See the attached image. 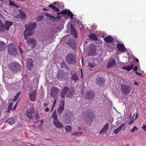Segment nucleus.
<instances>
[{
    "label": "nucleus",
    "mask_w": 146,
    "mask_h": 146,
    "mask_svg": "<svg viewBox=\"0 0 146 146\" xmlns=\"http://www.w3.org/2000/svg\"><path fill=\"white\" fill-rule=\"evenodd\" d=\"M36 27V23H33L29 25L28 27L26 28L24 33V38L26 40L27 39L28 36H30L33 35V31Z\"/></svg>",
    "instance_id": "nucleus-1"
},
{
    "label": "nucleus",
    "mask_w": 146,
    "mask_h": 146,
    "mask_svg": "<svg viewBox=\"0 0 146 146\" xmlns=\"http://www.w3.org/2000/svg\"><path fill=\"white\" fill-rule=\"evenodd\" d=\"M82 116L84 119L88 123H92L95 118L94 115L93 114L92 111L88 110L85 111L83 113Z\"/></svg>",
    "instance_id": "nucleus-2"
},
{
    "label": "nucleus",
    "mask_w": 146,
    "mask_h": 146,
    "mask_svg": "<svg viewBox=\"0 0 146 146\" xmlns=\"http://www.w3.org/2000/svg\"><path fill=\"white\" fill-rule=\"evenodd\" d=\"M76 56L74 53H69L66 56V60L68 63L72 64L76 62Z\"/></svg>",
    "instance_id": "nucleus-3"
},
{
    "label": "nucleus",
    "mask_w": 146,
    "mask_h": 146,
    "mask_svg": "<svg viewBox=\"0 0 146 146\" xmlns=\"http://www.w3.org/2000/svg\"><path fill=\"white\" fill-rule=\"evenodd\" d=\"M8 51L11 55H16L17 53L18 50L15 45L13 43H11L8 46Z\"/></svg>",
    "instance_id": "nucleus-4"
},
{
    "label": "nucleus",
    "mask_w": 146,
    "mask_h": 146,
    "mask_svg": "<svg viewBox=\"0 0 146 146\" xmlns=\"http://www.w3.org/2000/svg\"><path fill=\"white\" fill-rule=\"evenodd\" d=\"M9 67L11 71L13 72H17L20 70L21 66L17 63L13 62L9 65Z\"/></svg>",
    "instance_id": "nucleus-5"
},
{
    "label": "nucleus",
    "mask_w": 146,
    "mask_h": 146,
    "mask_svg": "<svg viewBox=\"0 0 146 146\" xmlns=\"http://www.w3.org/2000/svg\"><path fill=\"white\" fill-rule=\"evenodd\" d=\"M121 90L123 94L126 95L130 93L131 88L130 86L122 84L121 86Z\"/></svg>",
    "instance_id": "nucleus-6"
},
{
    "label": "nucleus",
    "mask_w": 146,
    "mask_h": 146,
    "mask_svg": "<svg viewBox=\"0 0 146 146\" xmlns=\"http://www.w3.org/2000/svg\"><path fill=\"white\" fill-rule=\"evenodd\" d=\"M60 92V90L57 88L53 86L51 89L50 93L51 96L54 98H56L57 96V94Z\"/></svg>",
    "instance_id": "nucleus-7"
},
{
    "label": "nucleus",
    "mask_w": 146,
    "mask_h": 146,
    "mask_svg": "<svg viewBox=\"0 0 146 146\" xmlns=\"http://www.w3.org/2000/svg\"><path fill=\"white\" fill-rule=\"evenodd\" d=\"M90 48L88 50V55H95L96 54V46L94 44H92L89 45Z\"/></svg>",
    "instance_id": "nucleus-8"
},
{
    "label": "nucleus",
    "mask_w": 146,
    "mask_h": 146,
    "mask_svg": "<svg viewBox=\"0 0 146 146\" xmlns=\"http://www.w3.org/2000/svg\"><path fill=\"white\" fill-rule=\"evenodd\" d=\"M95 96L94 92L92 91L88 92L86 93L84 96L85 99L91 100L94 98Z\"/></svg>",
    "instance_id": "nucleus-9"
},
{
    "label": "nucleus",
    "mask_w": 146,
    "mask_h": 146,
    "mask_svg": "<svg viewBox=\"0 0 146 146\" xmlns=\"http://www.w3.org/2000/svg\"><path fill=\"white\" fill-rule=\"evenodd\" d=\"M26 114L27 117L30 119H32L34 114L33 108L31 107L28 108Z\"/></svg>",
    "instance_id": "nucleus-10"
},
{
    "label": "nucleus",
    "mask_w": 146,
    "mask_h": 146,
    "mask_svg": "<svg viewBox=\"0 0 146 146\" xmlns=\"http://www.w3.org/2000/svg\"><path fill=\"white\" fill-rule=\"evenodd\" d=\"M115 64L116 61L115 59H110L107 63V67L108 69L113 68Z\"/></svg>",
    "instance_id": "nucleus-11"
},
{
    "label": "nucleus",
    "mask_w": 146,
    "mask_h": 146,
    "mask_svg": "<svg viewBox=\"0 0 146 146\" xmlns=\"http://www.w3.org/2000/svg\"><path fill=\"white\" fill-rule=\"evenodd\" d=\"M96 82L99 85H103L104 84L105 80L102 77L98 76L96 80Z\"/></svg>",
    "instance_id": "nucleus-12"
},
{
    "label": "nucleus",
    "mask_w": 146,
    "mask_h": 146,
    "mask_svg": "<svg viewBox=\"0 0 146 146\" xmlns=\"http://www.w3.org/2000/svg\"><path fill=\"white\" fill-rule=\"evenodd\" d=\"M27 62V69L29 70H31L33 67V60L32 58L28 59Z\"/></svg>",
    "instance_id": "nucleus-13"
},
{
    "label": "nucleus",
    "mask_w": 146,
    "mask_h": 146,
    "mask_svg": "<svg viewBox=\"0 0 146 146\" xmlns=\"http://www.w3.org/2000/svg\"><path fill=\"white\" fill-rule=\"evenodd\" d=\"M68 89V87L67 86H65L64 87L60 94V96L62 98H65V96L67 95Z\"/></svg>",
    "instance_id": "nucleus-14"
},
{
    "label": "nucleus",
    "mask_w": 146,
    "mask_h": 146,
    "mask_svg": "<svg viewBox=\"0 0 146 146\" xmlns=\"http://www.w3.org/2000/svg\"><path fill=\"white\" fill-rule=\"evenodd\" d=\"M19 11L20 13H19V15H17L16 16V18H21V20L22 21H24L26 18V15L23 10H20Z\"/></svg>",
    "instance_id": "nucleus-15"
},
{
    "label": "nucleus",
    "mask_w": 146,
    "mask_h": 146,
    "mask_svg": "<svg viewBox=\"0 0 146 146\" xmlns=\"http://www.w3.org/2000/svg\"><path fill=\"white\" fill-rule=\"evenodd\" d=\"M70 29L71 34L75 38H76L77 37V32L72 24L71 25Z\"/></svg>",
    "instance_id": "nucleus-16"
},
{
    "label": "nucleus",
    "mask_w": 146,
    "mask_h": 146,
    "mask_svg": "<svg viewBox=\"0 0 146 146\" xmlns=\"http://www.w3.org/2000/svg\"><path fill=\"white\" fill-rule=\"evenodd\" d=\"M36 41L35 39L30 38L28 39L27 44L28 45H31L32 46L34 47L36 44Z\"/></svg>",
    "instance_id": "nucleus-17"
},
{
    "label": "nucleus",
    "mask_w": 146,
    "mask_h": 146,
    "mask_svg": "<svg viewBox=\"0 0 146 146\" xmlns=\"http://www.w3.org/2000/svg\"><path fill=\"white\" fill-rule=\"evenodd\" d=\"M117 47L118 50L121 52H123L125 50H127L126 48H125L124 46L121 44L117 43Z\"/></svg>",
    "instance_id": "nucleus-18"
},
{
    "label": "nucleus",
    "mask_w": 146,
    "mask_h": 146,
    "mask_svg": "<svg viewBox=\"0 0 146 146\" xmlns=\"http://www.w3.org/2000/svg\"><path fill=\"white\" fill-rule=\"evenodd\" d=\"M53 122L54 125L57 128H61L64 127L62 123L59 121L58 119L55 121H53Z\"/></svg>",
    "instance_id": "nucleus-19"
},
{
    "label": "nucleus",
    "mask_w": 146,
    "mask_h": 146,
    "mask_svg": "<svg viewBox=\"0 0 146 146\" xmlns=\"http://www.w3.org/2000/svg\"><path fill=\"white\" fill-rule=\"evenodd\" d=\"M104 40L106 42L109 43L110 44L113 42L114 40L110 36H108L105 37L104 38Z\"/></svg>",
    "instance_id": "nucleus-20"
},
{
    "label": "nucleus",
    "mask_w": 146,
    "mask_h": 146,
    "mask_svg": "<svg viewBox=\"0 0 146 146\" xmlns=\"http://www.w3.org/2000/svg\"><path fill=\"white\" fill-rule=\"evenodd\" d=\"M74 93V89L73 88H71L69 89L68 88V90L67 95H66V97H72Z\"/></svg>",
    "instance_id": "nucleus-21"
},
{
    "label": "nucleus",
    "mask_w": 146,
    "mask_h": 146,
    "mask_svg": "<svg viewBox=\"0 0 146 146\" xmlns=\"http://www.w3.org/2000/svg\"><path fill=\"white\" fill-rule=\"evenodd\" d=\"M109 125L108 123H106L102 129L100 131V134H103L106 133L108 129Z\"/></svg>",
    "instance_id": "nucleus-22"
},
{
    "label": "nucleus",
    "mask_w": 146,
    "mask_h": 146,
    "mask_svg": "<svg viewBox=\"0 0 146 146\" xmlns=\"http://www.w3.org/2000/svg\"><path fill=\"white\" fill-rule=\"evenodd\" d=\"M64 102H62L60 104V106L57 110L58 113H61L64 110Z\"/></svg>",
    "instance_id": "nucleus-23"
},
{
    "label": "nucleus",
    "mask_w": 146,
    "mask_h": 146,
    "mask_svg": "<svg viewBox=\"0 0 146 146\" xmlns=\"http://www.w3.org/2000/svg\"><path fill=\"white\" fill-rule=\"evenodd\" d=\"M7 47V44L6 43L0 41V51H4Z\"/></svg>",
    "instance_id": "nucleus-24"
},
{
    "label": "nucleus",
    "mask_w": 146,
    "mask_h": 146,
    "mask_svg": "<svg viewBox=\"0 0 146 146\" xmlns=\"http://www.w3.org/2000/svg\"><path fill=\"white\" fill-rule=\"evenodd\" d=\"M79 79V77L78 76L76 73H74L72 75L71 78V80L72 81H74V82H75Z\"/></svg>",
    "instance_id": "nucleus-25"
},
{
    "label": "nucleus",
    "mask_w": 146,
    "mask_h": 146,
    "mask_svg": "<svg viewBox=\"0 0 146 146\" xmlns=\"http://www.w3.org/2000/svg\"><path fill=\"white\" fill-rule=\"evenodd\" d=\"M12 24V22L8 21H6L5 23V27L6 30H8Z\"/></svg>",
    "instance_id": "nucleus-26"
},
{
    "label": "nucleus",
    "mask_w": 146,
    "mask_h": 146,
    "mask_svg": "<svg viewBox=\"0 0 146 146\" xmlns=\"http://www.w3.org/2000/svg\"><path fill=\"white\" fill-rule=\"evenodd\" d=\"M134 65L131 64V65L128 66H126L123 67L122 68L123 69H124L127 70V71H129L131 70L133 68Z\"/></svg>",
    "instance_id": "nucleus-27"
},
{
    "label": "nucleus",
    "mask_w": 146,
    "mask_h": 146,
    "mask_svg": "<svg viewBox=\"0 0 146 146\" xmlns=\"http://www.w3.org/2000/svg\"><path fill=\"white\" fill-rule=\"evenodd\" d=\"M88 37L90 39H92L94 40L97 41L98 40L97 36L92 33L90 34L88 36Z\"/></svg>",
    "instance_id": "nucleus-28"
},
{
    "label": "nucleus",
    "mask_w": 146,
    "mask_h": 146,
    "mask_svg": "<svg viewBox=\"0 0 146 146\" xmlns=\"http://www.w3.org/2000/svg\"><path fill=\"white\" fill-rule=\"evenodd\" d=\"M48 7L55 12H58L59 11V9L54 5H53L52 4L49 5H48Z\"/></svg>",
    "instance_id": "nucleus-29"
},
{
    "label": "nucleus",
    "mask_w": 146,
    "mask_h": 146,
    "mask_svg": "<svg viewBox=\"0 0 146 146\" xmlns=\"http://www.w3.org/2000/svg\"><path fill=\"white\" fill-rule=\"evenodd\" d=\"M64 10H66V13H65V14H67V15L71 17L72 19L73 18L74 14L72 13V12L69 10H68L67 9H66Z\"/></svg>",
    "instance_id": "nucleus-30"
},
{
    "label": "nucleus",
    "mask_w": 146,
    "mask_h": 146,
    "mask_svg": "<svg viewBox=\"0 0 146 146\" xmlns=\"http://www.w3.org/2000/svg\"><path fill=\"white\" fill-rule=\"evenodd\" d=\"M52 117L53 119V121H55L57 120H58V117L57 116V114L56 112V111L55 110L53 112L52 115Z\"/></svg>",
    "instance_id": "nucleus-31"
},
{
    "label": "nucleus",
    "mask_w": 146,
    "mask_h": 146,
    "mask_svg": "<svg viewBox=\"0 0 146 146\" xmlns=\"http://www.w3.org/2000/svg\"><path fill=\"white\" fill-rule=\"evenodd\" d=\"M96 66L95 62L93 61H90L88 62V66L90 68H92Z\"/></svg>",
    "instance_id": "nucleus-32"
},
{
    "label": "nucleus",
    "mask_w": 146,
    "mask_h": 146,
    "mask_svg": "<svg viewBox=\"0 0 146 146\" xmlns=\"http://www.w3.org/2000/svg\"><path fill=\"white\" fill-rule=\"evenodd\" d=\"M6 122L9 125H12L15 123V121L14 119L10 118L8 119Z\"/></svg>",
    "instance_id": "nucleus-33"
},
{
    "label": "nucleus",
    "mask_w": 146,
    "mask_h": 146,
    "mask_svg": "<svg viewBox=\"0 0 146 146\" xmlns=\"http://www.w3.org/2000/svg\"><path fill=\"white\" fill-rule=\"evenodd\" d=\"M65 129L67 132H70L72 131V129L71 126L67 125L65 126Z\"/></svg>",
    "instance_id": "nucleus-34"
},
{
    "label": "nucleus",
    "mask_w": 146,
    "mask_h": 146,
    "mask_svg": "<svg viewBox=\"0 0 146 146\" xmlns=\"http://www.w3.org/2000/svg\"><path fill=\"white\" fill-rule=\"evenodd\" d=\"M30 97V100L32 101H35V100L36 96L35 95H34L32 94L29 95Z\"/></svg>",
    "instance_id": "nucleus-35"
},
{
    "label": "nucleus",
    "mask_w": 146,
    "mask_h": 146,
    "mask_svg": "<svg viewBox=\"0 0 146 146\" xmlns=\"http://www.w3.org/2000/svg\"><path fill=\"white\" fill-rule=\"evenodd\" d=\"M64 75L63 73L59 72L57 75L58 79L62 80L64 78Z\"/></svg>",
    "instance_id": "nucleus-36"
},
{
    "label": "nucleus",
    "mask_w": 146,
    "mask_h": 146,
    "mask_svg": "<svg viewBox=\"0 0 146 146\" xmlns=\"http://www.w3.org/2000/svg\"><path fill=\"white\" fill-rule=\"evenodd\" d=\"M66 10H64L62 11L61 12H58L57 13L58 14V16L56 18H60V14H62V15H64L65 14V13H66Z\"/></svg>",
    "instance_id": "nucleus-37"
},
{
    "label": "nucleus",
    "mask_w": 146,
    "mask_h": 146,
    "mask_svg": "<svg viewBox=\"0 0 146 146\" xmlns=\"http://www.w3.org/2000/svg\"><path fill=\"white\" fill-rule=\"evenodd\" d=\"M67 44L72 48H73L75 47V44L73 42H70L67 43Z\"/></svg>",
    "instance_id": "nucleus-38"
},
{
    "label": "nucleus",
    "mask_w": 146,
    "mask_h": 146,
    "mask_svg": "<svg viewBox=\"0 0 146 146\" xmlns=\"http://www.w3.org/2000/svg\"><path fill=\"white\" fill-rule=\"evenodd\" d=\"M6 30L5 25L3 23H1L0 25V30L2 31H4Z\"/></svg>",
    "instance_id": "nucleus-39"
},
{
    "label": "nucleus",
    "mask_w": 146,
    "mask_h": 146,
    "mask_svg": "<svg viewBox=\"0 0 146 146\" xmlns=\"http://www.w3.org/2000/svg\"><path fill=\"white\" fill-rule=\"evenodd\" d=\"M138 130V128L135 126H134L133 127L132 129L130 130V131L132 133H134L135 130Z\"/></svg>",
    "instance_id": "nucleus-40"
},
{
    "label": "nucleus",
    "mask_w": 146,
    "mask_h": 146,
    "mask_svg": "<svg viewBox=\"0 0 146 146\" xmlns=\"http://www.w3.org/2000/svg\"><path fill=\"white\" fill-rule=\"evenodd\" d=\"M20 93H21L20 92L17 93L16 96H14V99H13L14 102H15L17 100L18 98L20 95Z\"/></svg>",
    "instance_id": "nucleus-41"
},
{
    "label": "nucleus",
    "mask_w": 146,
    "mask_h": 146,
    "mask_svg": "<svg viewBox=\"0 0 146 146\" xmlns=\"http://www.w3.org/2000/svg\"><path fill=\"white\" fill-rule=\"evenodd\" d=\"M57 98H56L54 100L53 102V103L52 106V108L50 110V111H52L53 110L54 108L56 103V101Z\"/></svg>",
    "instance_id": "nucleus-42"
},
{
    "label": "nucleus",
    "mask_w": 146,
    "mask_h": 146,
    "mask_svg": "<svg viewBox=\"0 0 146 146\" xmlns=\"http://www.w3.org/2000/svg\"><path fill=\"white\" fill-rule=\"evenodd\" d=\"M61 66L66 68V69H68L67 65L65 63V62H62L61 64Z\"/></svg>",
    "instance_id": "nucleus-43"
},
{
    "label": "nucleus",
    "mask_w": 146,
    "mask_h": 146,
    "mask_svg": "<svg viewBox=\"0 0 146 146\" xmlns=\"http://www.w3.org/2000/svg\"><path fill=\"white\" fill-rule=\"evenodd\" d=\"M13 102H11L8 105V109H9L10 110H11L12 108V106L13 105Z\"/></svg>",
    "instance_id": "nucleus-44"
},
{
    "label": "nucleus",
    "mask_w": 146,
    "mask_h": 146,
    "mask_svg": "<svg viewBox=\"0 0 146 146\" xmlns=\"http://www.w3.org/2000/svg\"><path fill=\"white\" fill-rule=\"evenodd\" d=\"M120 131V129L118 128H117V129H115L113 131V132L115 134H117L119 132V131Z\"/></svg>",
    "instance_id": "nucleus-45"
},
{
    "label": "nucleus",
    "mask_w": 146,
    "mask_h": 146,
    "mask_svg": "<svg viewBox=\"0 0 146 146\" xmlns=\"http://www.w3.org/2000/svg\"><path fill=\"white\" fill-rule=\"evenodd\" d=\"M46 15L48 17H49L50 18H52V19H56V17H55L54 16L51 15H49L48 14V13H46Z\"/></svg>",
    "instance_id": "nucleus-46"
},
{
    "label": "nucleus",
    "mask_w": 146,
    "mask_h": 146,
    "mask_svg": "<svg viewBox=\"0 0 146 146\" xmlns=\"http://www.w3.org/2000/svg\"><path fill=\"white\" fill-rule=\"evenodd\" d=\"M43 19V17L40 16H39L37 17L36 20L38 21H40Z\"/></svg>",
    "instance_id": "nucleus-47"
},
{
    "label": "nucleus",
    "mask_w": 146,
    "mask_h": 146,
    "mask_svg": "<svg viewBox=\"0 0 146 146\" xmlns=\"http://www.w3.org/2000/svg\"><path fill=\"white\" fill-rule=\"evenodd\" d=\"M134 120L133 119V118H131L130 119V121H129L128 123V124L129 125H130L132 123L134 122Z\"/></svg>",
    "instance_id": "nucleus-48"
},
{
    "label": "nucleus",
    "mask_w": 146,
    "mask_h": 146,
    "mask_svg": "<svg viewBox=\"0 0 146 146\" xmlns=\"http://www.w3.org/2000/svg\"><path fill=\"white\" fill-rule=\"evenodd\" d=\"M18 102H17L15 104V105H14V107H13L12 111H14L15 110L16 108L17 107V105L18 104Z\"/></svg>",
    "instance_id": "nucleus-49"
},
{
    "label": "nucleus",
    "mask_w": 146,
    "mask_h": 146,
    "mask_svg": "<svg viewBox=\"0 0 146 146\" xmlns=\"http://www.w3.org/2000/svg\"><path fill=\"white\" fill-rule=\"evenodd\" d=\"M142 128L145 131H146V125L145 124H143Z\"/></svg>",
    "instance_id": "nucleus-50"
},
{
    "label": "nucleus",
    "mask_w": 146,
    "mask_h": 146,
    "mask_svg": "<svg viewBox=\"0 0 146 146\" xmlns=\"http://www.w3.org/2000/svg\"><path fill=\"white\" fill-rule=\"evenodd\" d=\"M21 43H20V44L19 47V52H20V53L21 54H22L23 53V51L22 50V48L21 47V46H20V45H21Z\"/></svg>",
    "instance_id": "nucleus-51"
},
{
    "label": "nucleus",
    "mask_w": 146,
    "mask_h": 146,
    "mask_svg": "<svg viewBox=\"0 0 146 146\" xmlns=\"http://www.w3.org/2000/svg\"><path fill=\"white\" fill-rule=\"evenodd\" d=\"M9 5L11 6H14L15 4L14 2L10 1Z\"/></svg>",
    "instance_id": "nucleus-52"
},
{
    "label": "nucleus",
    "mask_w": 146,
    "mask_h": 146,
    "mask_svg": "<svg viewBox=\"0 0 146 146\" xmlns=\"http://www.w3.org/2000/svg\"><path fill=\"white\" fill-rule=\"evenodd\" d=\"M124 123H123L121 125L119 126V127H118V128L120 129V130H121L122 127L124 125Z\"/></svg>",
    "instance_id": "nucleus-53"
},
{
    "label": "nucleus",
    "mask_w": 146,
    "mask_h": 146,
    "mask_svg": "<svg viewBox=\"0 0 146 146\" xmlns=\"http://www.w3.org/2000/svg\"><path fill=\"white\" fill-rule=\"evenodd\" d=\"M135 73L136 74L140 76H142V74L141 73H139L137 72H135Z\"/></svg>",
    "instance_id": "nucleus-54"
},
{
    "label": "nucleus",
    "mask_w": 146,
    "mask_h": 146,
    "mask_svg": "<svg viewBox=\"0 0 146 146\" xmlns=\"http://www.w3.org/2000/svg\"><path fill=\"white\" fill-rule=\"evenodd\" d=\"M79 134V133L78 132H76L74 133H71V134L72 135H77Z\"/></svg>",
    "instance_id": "nucleus-55"
},
{
    "label": "nucleus",
    "mask_w": 146,
    "mask_h": 146,
    "mask_svg": "<svg viewBox=\"0 0 146 146\" xmlns=\"http://www.w3.org/2000/svg\"><path fill=\"white\" fill-rule=\"evenodd\" d=\"M138 69V67L137 66H135L133 68V70L135 71H136Z\"/></svg>",
    "instance_id": "nucleus-56"
},
{
    "label": "nucleus",
    "mask_w": 146,
    "mask_h": 146,
    "mask_svg": "<svg viewBox=\"0 0 146 146\" xmlns=\"http://www.w3.org/2000/svg\"><path fill=\"white\" fill-rule=\"evenodd\" d=\"M39 118V116L38 114H36L35 116V118L37 120Z\"/></svg>",
    "instance_id": "nucleus-57"
},
{
    "label": "nucleus",
    "mask_w": 146,
    "mask_h": 146,
    "mask_svg": "<svg viewBox=\"0 0 146 146\" xmlns=\"http://www.w3.org/2000/svg\"><path fill=\"white\" fill-rule=\"evenodd\" d=\"M49 111V109L48 108H46L44 110V111L48 112Z\"/></svg>",
    "instance_id": "nucleus-58"
},
{
    "label": "nucleus",
    "mask_w": 146,
    "mask_h": 146,
    "mask_svg": "<svg viewBox=\"0 0 146 146\" xmlns=\"http://www.w3.org/2000/svg\"><path fill=\"white\" fill-rule=\"evenodd\" d=\"M11 110L8 108L7 111H5V112H6L7 113H8L10 112V111Z\"/></svg>",
    "instance_id": "nucleus-59"
},
{
    "label": "nucleus",
    "mask_w": 146,
    "mask_h": 146,
    "mask_svg": "<svg viewBox=\"0 0 146 146\" xmlns=\"http://www.w3.org/2000/svg\"><path fill=\"white\" fill-rule=\"evenodd\" d=\"M134 85H138V83L136 82H134Z\"/></svg>",
    "instance_id": "nucleus-60"
},
{
    "label": "nucleus",
    "mask_w": 146,
    "mask_h": 146,
    "mask_svg": "<svg viewBox=\"0 0 146 146\" xmlns=\"http://www.w3.org/2000/svg\"><path fill=\"white\" fill-rule=\"evenodd\" d=\"M48 104L46 103H44V107H46L47 105H48Z\"/></svg>",
    "instance_id": "nucleus-61"
},
{
    "label": "nucleus",
    "mask_w": 146,
    "mask_h": 146,
    "mask_svg": "<svg viewBox=\"0 0 146 146\" xmlns=\"http://www.w3.org/2000/svg\"><path fill=\"white\" fill-rule=\"evenodd\" d=\"M78 132L79 133L78 134H79V135H80L82 134L83 133V132H80H80Z\"/></svg>",
    "instance_id": "nucleus-62"
},
{
    "label": "nucleus",
    "mask_w": 146,
    "mask_h": 146,
    "mask_svg": "<svg viewBox=\"0 0 146 146\" xmlns=\"http://www.w3.org/2000/svg\"><path fill=\"white\" fill-rule=\"evenodd\" d=\"M82 128L81 127H78V129L79 130H80L82 129Z\"/></svg>",
    "instance_id": "nucleus-63"
},
{
    "label": "nucleus",
    "mask_w": 146,
    "mask_h": 146,
    "mask_svg": "<svg viewBox=\"0 0 146 146\" xmlns=\"http://www.w3.org/2000/svg\"><path fill=\"white\" fill-rule=\"evenodd\" d=\"M135 60L137 62H139V60H138V59L137 58H135Z\"/></svg>",
    "instance_id": "nucleus-64"
}]
</instances>
